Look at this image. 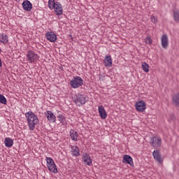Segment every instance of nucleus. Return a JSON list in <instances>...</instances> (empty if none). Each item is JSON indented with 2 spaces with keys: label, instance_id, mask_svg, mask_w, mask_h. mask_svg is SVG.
Here are the masks:
<instances>
[{
  "label": "nucleus",
  "instance_id": "9",
  "mask_svg": "<svg viewBox=\"0 0 179 179\" xmlns=\"http://www.w3.org/2000/svg\"><path fill=\"white\" fill-rule=\"evenodd\" d=\"M22 8L24 9V10H26L27 12H30V10H31V9H33V5L31 4V3L27 0L23 1L22 3Z\"/></svg>",
  "mask_w": 179,
  "mask_h": 179
},
{
  "label": "nucleus",
  "instance_id": "28",
  "mask_svg": "<svg viewBox=\"0 0 179 179\" xmlns=\"http://www.w3.org/2000/svg\"><path fill=\"white\" fill-rule=\"evenodd\" d=\"M145 42L146 44H152V38L150 36H148L145 39Z\"/></svg>",
  "mask_w": 179,
  "mask_h": 179
},
{
  "label": "nucleus",
  "instance_id": "11",
  "mask_svg": "<svg viewBox=\"0 0 179 179\" xmlns=\"http://www.w3.org/2000/svg\"><path fill=\"white\" fill-rule=\"evenodd\" d=\"M83 160L85 164H87V166H92V161L89 154L87 153L83 154Z\"/></svg>",
  "mask_w": 179,
  "mask_h": 179
},
{
  "label": "nucleus",
  "instance_id": "8",
  "mask_svg": "<svg viewBox=\"0 0 179 179\" xmlns=\"http://www.w3.org/2000/svg\"><path fill=\"white\" fill-rule=\"evenodd\" d=\"M45 37L48 41H50V43H55L57 40V35L52 31L46 33Z\"/></svg>",
  "mask_w": 179,
  "mask_h": 179
},
{
  "label": "nucleus",
  "instance_id": "34",
  "mask_svg": "<svg viewBox=\"0 0 179 179\" xmlns=\"http://www.w3.org/2000/svg\"><path fill=\"white\" fill-rule=\"evenodd\" d=\"M1 52H2V50H1V48H0V54H1Z\"/></svg>",
  "mask_w": 179,
  "mask_h": 179
},
{
  "label": "nucleus",
  "instance_id": "2",
  "mask_svg": "<svg viewBox=\"0 0 179 179\" xmlns=\"http://www.w3.org/2000/svg\"><path fill=\"white\" fill-rule=\"evenodd\" d=\"M48 5L50 9H55L56 15L58 16H61V15H62L63 10L62 5H61V3L58 2L55 3V0H48Z\"/></svg>",
  "mask_w": 179,
  "mask_h": 179
},
{
  "label": "nucleus",
  "instance_id": "17",
  "mask_svg": "<svg viewBox=\"0 0 179 179\" xmlns=\"http://www.w3.org/2000/svg\"><path fill=\"white\" fill-rule=\"evenodd\" d=\"M174 106L179 107V92L176 93L172 98Z\"/></svg>",
  "mask_w": 179,
  "mask_h": 179
},
{
  "label": "nucleus",
  "instance_id": "16",
  "mask_svg": "<svg viewBox=\"0 0 179 179\" xmlns=\"http://www.w3.org/2000/svg\"><path fill=\"white\" fill-rule=\"evenodd\" d=\"M9 41V39L8 38V36L5 34H0V43H2V44H8V42Z\"/></svg>",
  "mask_w": 179,
  "mask_h": 179
},
{
  "label": "nucleus",
  "instance_id": "30",
  "mask_svg": "<svg viewBox=\"0 0 179 179\" xmlns=\"http://www.w3.org/2000/svg\"><path fill=\"white\" fill-rule=\"evenodd\" d=\"M170 118H171V121H176V120H177V117H176V115L174 114H171L170 115Z\"/></svg>",
  "mask_w": 179,
  "mask_h": 179
},
{
  "label": "nucleus",
  "instance_id": "18",
  "mask_svg": "<svg viewBox=\"0 0 179 179\" xmlns=\"http://www.w3.org/2000/svg\"><path fill=\"white\" fill-rule=\"evenodd\" d=\"M70 136L72 141H78V132L73 129L70 130Z\"/></svg>",
  "mask_w": 179,
  "mask_h": 179
},
{
  "label": "nucleus",
  "instance_id": "4",
  "mask_svg": "<svg viewBox=\"0 0 179 179\" xmlns=\"http://www.w3.org/2000/svg\"><path fill=\"white\" fill-rule=\"evenodd\" d=\"M70 85L73 89H78L80 86H83V79L81 77L76 76L70 81Z\"/></svg>",
  "mask_w": 179,
  "mask_h": 179
},
{
  "label": "nucleus",
  "instance_id": "31",
  "mask_svg": "<svg viewBox=\"0 0 179 179\" xmlns=\"http://www.w3.org/2000/svg\"><path fill=\"white\" fill-rule=\"evenodd\" d=\"M157 146L158 147L162 146V138H157Z\"/></svg>",
  "mask_w": 179,
  "mask_h": 179
},
{
  "label": "nucleus",
  "instance_id": "25",
  "mask_svg": "<svg viewBox=\"0 0 179 179\" xmlns=\"http://www.w3.org/2000/svg\"><path fill=\"white\" fill-rule=\"evenodd\" d=\"M142 68L144 72H149V64H148L146 62L142 63Z\"/></svg>",
  "mask_w": 179,
  "mask_h": 179
},
{
  "label": "nucleus",
  "instance_id": "29",
  "mask_svg": "<svg viewBox=\"0 0 179 179\" xmlns=\"http://www.w3.org/2000/svg\"><path fill=\"white\" fill-rule=\"evenodd\" d=\"M152 156L155 160H157V150L153 151Z\"/></svg>",
  "mask_w": 179,
  "mask_h": 179
},
{
  "label": "nucleus",
  "instance_id": "24",
  "mask_svg": "<svg viewBox=\"0 0 179 179\" xmlns=\"http://www.w3.org/2000/svg\"><path fill=\"white\" fill-rule=\"evenodd\" d=\"M173 17H174V20L177 23L179 22V10L176 11H173Z\"/></svg>",
  "mask_w": 179,
  "mask_h": 179
},
{
  "label": "nucleus",
  "instance_id": "14",
  "mask_svg": "<svg viewBox=\"0 0 179 179\" xmlns=\"http://www.w3.org/2000/svg\"><path fill=\"white\" fill-rule=\"evenodd\" d=\"M71 155L73 156H76L78 157L80 155V152H79V148H78V146L74 145V146H71Z\"/></svg>",
  "mask_w": 179,
  "mask_h": 179
},
{
  "label": "nucleus",
  "instance_id": "10",
  "mask_svg": "<svg viewBox=\"0 0 179 179\" xmlns=\"http://www.w3.org/2000/svg\"><path fill=\"white\" fill-rule=\"evenodd\" d=\"M161 43L162 47L165 49L167 50L169 48V38L166 34H164L162 37L161 39Z\"/></svg>",
  "mask_w": 179,
  "mask_h": 179
},
{
  "label": "nucleus",
  "instance_id": "23",
  "mask_svg": "<svg viewBox=\"0 0 179 179\" xmlns=\"http://www.w3.org/2000/svg\"><path fill=\"white\" fill-rule=\"evenodd\" d=\"M150 143L153 146V148H156L157 146V138H156V137L152 138Z\"/></svg>",
  "mask_w": 179,
  "mask_h": 179
},
{
  "label": "nucleus",
  "instance_id": "32",
  "mask_svg": "<svg viewBox=\"0 0 179 179\" xmlns=\"http://www.w3.org/2000/svg\"><path fill=\"white\" fill-rule=\"evenodd\" d=\"M151 20H152V22H153L154 23L156 22V19L155 18V17H152L151 18Z\"/></svg>",
  "mask_w": 179,
  "mask_h": 179
},
{
  "label": "nucleus",
  "instance_id": "15",
  "mask_svg": "<svg viewBox=\"0 0 179 179\" xmlns=\"http://www.w3.org/2000/svg\"><path fill=\"white\" fill-rule=\"evenodd\" d=\"M123 163H127L129 166L134 164V161H132V157L129 155H124L123 157Z\"/></svg>",
  "mask_w": 179,
  "mask_h": 179
},
{
  "label": "nucleus",
  "instance_id": "22",
  "mask_svg": "<svg viewBox=\"0 0 179 179\" xmlns=\"http://www.w3.org/2000/svg\"><path fill=\"white\" fill-rule=\"evenodd\" d=\"M157 162L159 164H160L161 167H163V157H162L159 150H157Z\"/></svg>",
  "mask_w": 179,
  "mask_h": 179
},
{
  "label": "nucleus",
  "instance_id": "12",
  "mask_svg": "<svg viewBox=\"0 0 179 179\" xmlns=\"http://www.w3.org/2000/svg\"><path fill=\"white\" fill-rule=\"evenodd\" d=\"M98 111L102 120H106V118H107V113L106 112V109H104L103 106H99Z\"/></svg>",
  "mask_w": 179,
  "mask_h": 179
},
{
  "label": "nucleus",
  "instance_id": "27",
  "mask_svg": "<svg viewBox=\"0 0 179 179\" xmlns=\"http://www.w3.org/2000/svg\"><path fill=\"white\" fill-rule=\"evenodd\" d=\"M0 103H1V104H6L7 103L6 98L2 94H0Z\"/></svg>",
  "mask_w": 179,
  "mask_h": 179
},
{
  "label": "nucleus",
  "instance_id": "26",
  "mask_svg": "<svg viewBox=\"0 0 179 179\" xmlns=\"http://www.w3.org/2000/svg\"><path fill=\"white\" fill-rule=\"evenodd\" d=\"M46 162H47L48 167L49 166H51L55 164V162H54V159H52V158L51 157H46Z\"/></svg>",
  "mask_w": 179,
  "mask_h": 179
},
{
  "label": "nucleus",
  "instance_id": "13",
  "mask_svg": "<svg viewBox=\"0 0 179 179\" xmlns=\"http://www.w3.org/2000/svg\"><path fill=\"white\" fill-rule=\"evenodd\" d=\"M103 64L105 66H108V68H110V66H113V59L111 58V56L106 55L105 57Z\"/></svg>",
  "mask_w": 179,
  "mask_h": 179
},
{
  "label": "nucleus",
  "instance_id": "5",
  "mask_svg": "<svg viewBox=\"0 0 179 179\" xmlns=\"http://www.w3.org/2000/svg\"><path fill=\"white\" fill-rule=\"evenodd\" d=\"M36 59H38V55L31 50L29 51L27 54V61L30 62V64H33Z\"/></svg>",
  "mask_w": 179,
  "mask_h": 179
},
{
  "label": "nucleus",
  "instance_id": "33",
  "mask_svg": "<svg viewBox=\"0 0 179 179\" xmlns=\"http://www.w3.org/2000/svg\"><path fill=\"white\" fill-rule=\"evenodd\" d=\"M2 67V60L0 58V68Z\"/></svg>",
  "mask_w": 179,
  "mask_h": 179
},
{
  "label": "nucleus",
  "instance_id": "19",
  "mask_svg": "<svg viewBox=\"0 0 179 179\" xmlns=\"http://www.w3.org/2000/svg\"><path fill=\"white\" fill-rule=\"evenodd\" d=\"M4 143L6 148H12L13 146V141L10 138H6L4 140Z\"/></svg>",
  "mask_w": 179,
  "mask_h": 179
},
{
  "label": "nucleus",
  "instance_id": "20",
  "mask_svg": "<svg viewBox=\"0 0 179 179\" xmlns=\"http://www.w3.org/2000/svg\"><path fill=\"white\" fill-rule=\"evenodd\" d=\"M48 168V170L51 171V173H54L55 174H57V173H58V169H57V165L55 164L49 165Z\"/></svg>",
  "mask_w": 179,
  "mask_h": 179
},
{
  "label": "nucleus",
  "instance_id": "7",
  "mask_svg": "<svg viewBox=\"0 0 179 179\" xmlns=\"http://www.w3.org/2000/svg\"><path fill=\"white\" fill-rule=\"evenodd\" d=\"M45 115L50 122H55L57 121V117L55 115L52 111L48 110L45 113Z\"/></svg>",
  "mask_w": 179,
  "mask_h": 179
},
{
  "label": "nucleus",
  "instance_id": "21",
  "mask_svg": "<svg viewBox=\"0 0 179 179\" xmlns=\"http://www.w3.org/2000/svg\"><path fill=\"white\" fill-rule=\"evenodd\" d=\"M57 118H58V120H59V122L61 123V124H62V125H66V119L65 118V117H64V115H59L58 116H57Z\"/></svg>",
  "mask_w": 179,
  "mask_h": 179
},
{
  "label": "nucleus",
  "instance_id": "3",
  "mask_svg": "<svg viewBox=\"0 0 179 179\" xmlns=\"http://www.w3.org/2000/svg\"><path fill=\"white\" fill-rule=\"evenodd\" d=\"M73 100L77 106H83V104L86 103V95L76 94L73 96Z\"/></svg>",
  "mask_w": 179,
  "mask_h": 179
},
{
  "label": "nucleus",
  "instance_id": "6",
  "mask_svg": "<svg viewBox=\"0 0 179 179\" xmlns=\"http://www.w3.org/2000/svg\"><path fill=\"white\" fill-rule=\"evenodd\" d=\"M135 107L137 111L143 113V111L146 110V103H145V101H140L135 104Z\"/></svg>",
  "mask_w": 179,
  "mask_h": 179
},
{
  "label": "nucleus",
  "instance_id": "1",
  "mask_svg": "<svg viewBox=\"0 0 179 179\" xmlns=\"http://www.w3.org/2000/svg\"><path fill=\"white\" fill-rule=\"evenodd\" d=\"M29 131H34L36 125L40 122L38 117L34 113L29 111L25 113Z\"/></svg>",
  "mask_w": 179,
  "mask_h": 179
}]
</instances>
